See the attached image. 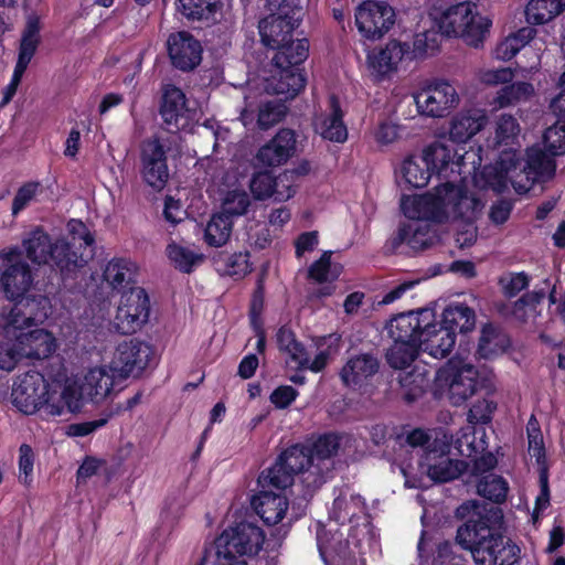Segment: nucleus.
<instances>
[{
  "mask_svg": "<svg viewBox=\"0 0 565 565\" xmlns=\"http://www.w3.org/2000/svg\"><path fill=\"white\" fill-rule=\"evenodd\" d=\"M521 126L511 114H500L493 121V137L490 146L500 149L494 164L486 166L473 174V184L479 190H492L501 193L511 184L515 192L526 193L534 182L551 179L556 169L555 161L542 152L540 147L527 150L526 163H523L514 146L519 141Z\"/></svg>",
  "mask_w": 565,
  "mask_h": 565,
  "instance_id": "obj_1",
  "label": "nucleus"
},
{
  "mask_svg": "<svg viewBox=\"0 0 565 565\" xmlns=\"http://www.w3.org/2000/svg\"><path fill=\"white\" fill-rule=\"evenodd\" d=\"M51 315L47 297L4 306L0 310V335L14 339L25 360H45L56 351L57 340L51 331L38 326Z\"/></svg>",
  "mask_w": 565,
  "mask_h": 565,
  "instance_id": "obj_2",
  "label": "nucleus"
},
{
  "mask_svg": "<svg viewBox=\"0 0 565 565\" xmlns=\"http://www.w3.org/2000/svg\"><path fill=\"white\" fill-rule=\"evenodd\" d=\"M484 202L463 186L445 183L422 195H405L401 200L404 215L411 220L444 223L452 220L473 222Z\"/></svg>",
  "mask_w": 565,
  "mask_h": 565,
  "instance_id": "obj_3",
  "label": "nucleus"
},
{
  "mask_svg": "<svg viewBox=\"0 0 565 565\" xmlns=\"http://www.w3.org/2000/svg\"><path fill=\"white\" fill-rule=\"evenodd\" d=\"M10 399L24 415H39L45 420L68 416L63 381L50 382L38 371L14 377Z\"/></svg>",
  "mask_w": 565,
  "mask_h": 565,
  "instance_id": "obj_4",
  "label": "nucleus"
},
{
  "mask_svg": "<svg viewBox=\"0 0 565 565\" xmlns=\"http://www.w3.org/2000/svg\"><path fill=\"white\" fill-rule=\"evenodd\" d=\"M264 533L255 524L243 522L225 529L206 548L201 565H247L264 543Z\"/></svg>",
  "mask_w": 565,
  "mask_h": 565,
  "instance_id": "obj_5",
  "label": "nucleus"
},
{
  "mask_svg": "<svg viewBox=\"0 0 565 565\" xmlns=\"http://www.w3.org/2000/svg\"><path fill=\"white\" fill-rule=\"evenodd\" d=\"M121 384L108 364L94 365L63 380L68 416L82 411L85 403L102 404Z\"/></svg>",
  "mask_w": 565,
  "mask_h": 565,
  "instance_id": "obj_6",
  "label": "nucleus"
},
{
  "mask_svg": "<svg viewBox=\"0 0 565 565\" xmlns=\"http://www.w3.org/2000/svg\"><path fill=\"white\" fill-rule=\"evenodd\" d=\"M76 239L73 236V242L65 238L52 241L47 233L36 227L24 236L22 247L33 264L49 265L66 276L86 264L84 256L73 248Z\"/></svg>",
  "mask_w": 565,
  "mask_h": 565,
  "instance_id": "obj_7",
  "label": "nucleus"
},
{
  "mask_svg": "<svg viewBox=\"0 0 565 565\" xmlns=\"http://www.w3.org/2000/svg\"><path fill=\"white\" fill-rule=\"evenodd\" d=\"M429 18L439 33L447 36L461 38L468 45L479 46L489 29L491 21L479 13L470 1H463L438 11L435 9Z\"/></svg>",
  "mask_w": 565,
  "mask_h": 565,
  "instance_id": "obj_8",
  "label": "nucleus"
},
{
  "mask_svg": "<svg viewBox=\"0 0 565 565\" xmlns=\"http://www.w3.org/2000/svg\"><path fill=\"white\" fill-rule=\"evenodd\" d=\"M456 539L477 565H505L511 563L508 554L514 556L515 546L482 521L469 520L458 529Z\"/></svg>",
  "mask_w": 565,
  "mask_h": 565,
  "instance_id": "obj_9",
  "label": "nucleus"
},
{
  "mask_svg": "<svg viewBox=\"0 0 565 565\" xmlns=\"http://www.w3.org/2000/svg\"><path fill=\"white\" fill-rule=\"evenodd\" d=\"M294 46H286L273 57L269 74L264 77V86L268 94L281 95L285 99L295 98L305 87L306 78L299 65L309 53L308 40L295 44V54H289Z\"/></svg>",
  "mask_w": 565,
  "mask_h": 565,
  "instance_id": "obj_10",
  "label": "nucleus"
},
{
  "mask_svg": "<svg viewBox=\"0 0 565 565\" xmlns=\"http://www.w3.org/2000/svg\"><path fill=\"white\" fill-rule=\"evenodd\" d=\"M478 379V370L470 362L455 356L436 372L435 390L451 404L460 405L477 392Z\"/></svg>",
  "mask_w": 565,
  "mask_h": 565,
  "instance_id": "obj_11",
  "label": "nucleus"
},
{
  "mask_svg": "<svg viewBox=\"0 0 565 565\" xmlns=\"http://www.w3.org/2000/svg\"><path fill=\"white\" fill-rule=\"evenodd\" d=\"M433 321V309L422 308L402 312L393 317L386 324L387 332L393 339V345L387 350L386 360L399 365L397 356L399 352L405 353V359L412 354V344L418 345L423 328L428 327Z\"/></svg>",
  "mask_w": 565,
  "mask_h": 565,
  "instance_id": "obj_12",
  "label": "nucleus"
},
{
  "mask_svg": "<svg viewBox=\"0 0 565 565\" xmlns=\"http://www.w3.org/2000/svg\"><path fill=\"white\" fill-rule=\"evenodd\" d=\"M0 259L3 263L2 291L9 300L14 301L13 305H25L26 301L40 297L25 298L33 285V275L30 266L22 260V253L18 247L1 250Z\"/></svg>",
  "mask_w": 565,
  "mask_h": 565,
  "instance_id": "obj_13",
  "label": "nucleus"
},
{
  "mask_svg": "<svg viewBox=\"0 0 565 565\" xmlns=\"http://www.w3.org/2000/svg\"><path fill=\"white\" fill-rule=\"evenodd\" d=\"M199 166L206 170L212 181L218 185L221 195V206L223 213H226L232 218L246 213L249 206V196L246 193L243 184L238 182L236 174L226 173L218 182V170L221 163L212 157H205L199 161Z\"/></svg>",
  "mask_w": 565,
  "mask_h": 565,
  "instance_id": "obj_14",
  "label": "nucleus"
},
{
  "mask_svg": "<svg viewBox=\"0 0 565 565\" xmlns=\"http://www.w3.org/2000/svg\"><path fill=\"white\" fill-rule=\"evenodd\" d=\"M451 448V437L445 431L435 434L434 441L427 447L423 466L430 479L447 482L458 478L467 465L462 460L451 459L448 454Z\"/></svg>",
  "mask_w": 565,
  "mask_h": 565,
  "instance_id": "obj_15",
  "label": "nucleus"
},
{
  "mask_svg": "<svg viewBox=\"0 0 565 565\" xmlns=\"http://www.w3.org/2000/svg\"><path fill=\"white\" fill-rule=\"evenodd\" d=\"M354 19L363 38L379 40L395 24L396 13L386 1L366 0L356 7Z\"/></svg>",
  "mask_w": 565,
  "mask_h": 565,
  "instance_id": "obj_16",
  "label": "nucleus"
},
{
  "mask_svg": "<svg viewBox=\"0 0 565 565\" xmlns=\"http://www.w3.org/2000/svg\"><path fill=\"white\" fill-rule=\"evenodd\" d=\"M423 158L430 168L431 173L436 172L448 177L449 173L461 174L468 164L472 169L481 163V157L477 152L465 151L463 148L455 149L443 142H434L423 151Z\"/></svg>",
  "mask_w": 565,
  "mask_h": 565,
  "instance_id": "obj_17",
  "label": "nucleus"
},
{
  "mask_svg": "<svg viewBox=\"0 0 565 565\" xmlns=\"http://www.w3.org/2000/svg\"><path fill=\"white\" fill-rule=\"evenodd\" d=\"M149 298L142 288H130L121 298L114 319V326L122 334L135 333L148 321Z\"/></svg>",
  "mask_w": 565,
  "mask_h": 565,
  "instance_id": "obj_18",
  "label": "nucleus"
},
{
  "mask_svg": "<svg viewBox=\"0 0 565 565\" xmlns=\"http://www.w3.org/2000/svg\"><path fill=\"white\" fill-rule=\"evenodd\" d=\"M302 18V9L295 7L289 10V4L282 3L277 14L264 18L258 25L262 42L271 49L277 47L291 36Z\"/></svg>",
  "mask_w": 565,
  "mask_h": 565,
  "instance_id": "obj_19",
  "label": "nucleus"
},
{
  "mask_svg": "<svg viewBox=\"0 0 565 565\" xmlns=\"http://www.w3.org/2000/svg\"><path fill=\"white\" fill-rule=\"evenodd\" d=\"M151 348L137 339L119 343L108 366L122 383L134 373H140L149 362Z\"/></svg>",
  "mask_w": 565,
  "mask_h": 565,
  "instance_id": "obj_20",
  "label": "nucleus"
},
{
  "mask_svg": "<svg viewBox=\"0 0 565 565\" xmlns=\"http://www.w3.org/2000/svg\"><path fill=\"white\" fill-rule=\"evenodd\" d=\"M458 103L459 95L456 88L447 82L430 85L415 95V104L419 114L431 118L444 117Z\"/></svg>",
  "mask_w": 565,
  "mask_h": 565,
  "instance_id": "obj_21",
  "label": "nucleus"
},
{
  "mask_svg": "<svg viewBox=\"0 0 565 565\" xmlns=\"http://www.w3.org/2000/svg\"><path fill=\"white\" fill-rule=\"evenodd\" d=\"M406 61H412L411 47L397 40H391L383 47L370 51L366 56L367 68L376 79L396 72Z\"/></svg>",
  "mask_w": 565,
  "mask_h": 565,
  "instance_id": "obj_22",
  "label": "nucleus"
},
{
  "mask_svg": "<svg viewBox=\"0 0 565 565\" xmlns=\"http://www.w3.org/2000/svg\"><path fill=\"white\" fill-rule=\"evenodd\" d=\"M294 173L282 172L277 177L268 172H258L253 175L249 189L255 200L273 199L275 202H285L294 196Z\"/></svg>",
  "mask_w": 565,
  "mask_h": 565,
  "instance_id": "obj_23",
  "label": "nucleus"
},
{
  "mask_svg": "<svg viewBox=\"0 0 565 565\" xmlns=\"http://www.w3.org/2000/svg\"><path fill=\"white\" fill-rule=\"evenodd\" d=\"M296 151V134L288 128L280 129L274 138L259 148L256 159L264 167L285 164Z\"/></svg>",
  "mask_w": 565,
  "mask_h": 565,
  "instance_id": "obj_24",
  "label": "nucleus"
},
{
  "mask_svg": "<svg viewBox=\"0 0 565 565\" xmlns=\"http://www.w3.org/2000/svg\"><path fill=\"white\" fill-rule=\"evenodd\" d=\"M168 52L172 64L182 71L193 70L202 58L200 42L188 32L171 34L168 39Z\"/></svg>",
  "mask_w": 565,
  "mask_h": 565,
  "instance_id": "obj_25",
  "label": "nucleus"
},
{
  "mask_svg": "<svg viewBox=\"0 0 565 565\" xmlns=\"http://www.w3.org/2000/svg\"><path fill=\"white\" fill-rule=\"evenodd\" d=\"M488 124L484 109L478 107L465 108L451 117L449 122V138L457 143H466L480 132Z\"/></svg>",
  "mask_w": 565,
  "mask_h": 565,
  "instance_id": "obj_26",
  "label": "nucleus"
},
{
  "mask_svg": "<svg viewBox=\"0 0 565 565\" xmlns=\"http://www.w3.org/2000/svg\"><path fill=\"white\" fill-rule=\"evenodd\" d=\"M456 335L452 330H448L437 320L436 312L433 309V321L428 327L423 328L419 338L418 348L434 358H445L454 349Z\"/></svg>",
  "mask_w": 565,
  "mask_h": 565,
  "instance_id": "obj_27",
  "label": "nucleus"
},
{
  "mask_svg": "<svg viewBox=\"0 0 565 565\" xmlns=\"http://www.w3.org/2000/svg\"><path fill=\"white\" fill-rule=\"evenodd\" d=\"M253 508L267 525L280 523L287 515L289 502L281 494L273 491H260L252 501Z\"/></svg>",
  "mask_w": 565,
  "mask_h": 565,
  "instance_id": "obj_28",
  "label": "nucleus"
},
{
  "mask_svg": "<svg viewBox=\"0 0 565 565\" xmlns=\"http://www.w3.org/2000/svg\"><path fill=\"white\" fill-rule=\"evenodd\" d=\"M330 109L317 116L315 120V130L323 139L333 142H344L348 139V129L342 120V111L335 97L329 100Z\"/></svg>",
  "mask_w": 565,
  "mask_h": 565,
  "instance_id": "obj_29",
  "label": "nucleus"
},
{
  "mask_svg": "<svg viewBox=\"0 0 565 565\" xmlns=\"http://www.w3.org/2000/svg\"><path fill=\"white\" fill-rule=\"evenodd\" d=\"M340 447V438L334 434H327L320 436L312 445L308 448L309 456L311 458V471L315 476L319 477L321 483L324 481V473L328 472L332 467V457L337 454Z\"/></svg>",
  "mask_w": 565,
  "mask_h": 565,
  "instance_id": "obj_30",
  "label": "nucleus"
},
{
  "mask_svg": "<svg viewBox=\"0 0 565 565\" xmlns=\"http://www.w3.org/2000/svg\"><path fill=\"white\" fill-rule=\"evenodd\" d=\"M433 173L423 156L408 157L396 172L399 186L405 189H419L428 184Z\"/></svg>",
  "mask_w": 565,
  "mask_h": 565,
  "instance_id": "obj_31",
  "label": "nucleus"
},
{
  "mask_svg": "<svg viewBox=\"0 0 565 565\" xmlns=\"http://www.w3.org/2000/svg\"><path fill=\"white\" fill-rule=\"evenodd\" d=\"M163 120L175 128H184L189 119V109L185 106V96L175 86H167L161 106Z\"/></svg>",
  "mask_w": 565,
  "mask_h": 565,
  "instance_id": "obj_32",
  "label": "nucleus"
},
{
  "mask_svg": "<svg viewBox=\"0 0 565 565\" xmlns=\"http://www.w3.org/2000/svg\"><path fill=\"white\" fill-rule=\"evenodd\" d=\"M379 363L375 358L362 354L351 358L340 372L342 382L349 387L361 386L369 377L377 372Z\"/></svg>",
  "mask_w": 565,
  "mask_h": 565,
  "instance_id": "obj_33",
  "label": "nucleus"
},
{
  "mask_svg": "<svg viewBox=\"0 0 565 565\" xmlns=\"http://www.w3.org/2000/svg\"><path fill=\"white\" fill-rule=\"evenodd\" d=\"M282 466L291 472L292 476L297 473L303 472L307 475L305 480L308 483H312L313 486L321 484L319 477L315 476L311 471H316V469H311V458L309 456L308 448L302 446H292L286 449L277 459Z\"/></svg>",
  "mask_w": 565,
  "mask_h": 565,
  "instance_id": "obj_34",
  "label": "nucleus"
},
{
  "mask_svg": "<svg viewBox=\"0 0 565 565\" xmlns=\"http://www.w3.org/2000/svg\"><path fill=\"white\" fill-rule=\"evenodd\" d=\"M534 93V86L529 82L509 83L497 90L490 104L493 109L513 107L527 102Z\"/></svg>",
  "mask_w": 565,
  "mask_h": 565,
  "instance_id": "obj_35",
  "label": "nucleus"
},
{
  "mask_svg": "<svg viewBox=\"0 0 565 565\" xmlns=\"http://www.w3.org/2000/svg\"><path fill=\"white\" fill-rule=\"evenodd\" d=\"M440 322L457 337V332L466 333L475 329L476 315L467 305L454 302L444 309Z\"/></svg>",
  "mask_w": 565,
  "mask_h": 565,
  "instance_id": "obj_36",
  "label": "nucleus"
},
{
  "mask_svg": "<svg viewBox=\"0 0 565 565\" xmlns=\"http://www.w3.org/2000/svg\"><path fill=\"white\" fill-rule=\"evenodd\" d=\"M362 515H364V502L360 495L347 490L334 499L330 516L335 522L344 524Z\"/></svg>",
  "mask_w": 565,
  "mask_h": 565,
  "instance_id": "obj_37",
  "label": "nucleus"
},
{
  "mask_svg": "<svg viewBox=\"0 0 565 565\" xmlns=\"http://www.w3.org/2000/svg\"><path fill=\"white\" fill-rule=\"evenodd\" d=\"M138 266L126 258L111 259L105 267L104 279L114 289H124L135 282Z\"/></svg>",
  "mask_w": 565,
  "mask_h": 565,
  "instance_id": "obj_38",
  "label": "nucleus"
},
{
  "mask_svg": "<svg viewBox=\"0 0 565 565\" xmlns=\"http://www.w3.org/2000/svg\"><path fill=\"white\" fill-rule=\"evenodd\" d=\"M565 10V0H530L525 7L527 23L541 25L548 23Z\"/></svg>",
  "mask_w": 565,
  "mask_h": 565,
  "instance_id": "obj_39",
  "label": "nucleus"
},
{
  "mask_svg": "<svg viewBox=\"0 0 565 565\" xmlns=\"http://www.w3.org/2000/svg\"><path fill=\"white\" fill-rule=\"evenodd\" d=\"M40 20L36 15H29L21 39L19 57L15 67L25 71L31 62L40 42Z\"/></svg>",
  "mask_w": 565,
  "mask_h": 565,
  "instance_id": "obj_40",
  "label": "nucleus"
},
{
  "mask_svg": "<svg viewBox=\"0 0 565 565\" xmlns=\"http://www.w3.org/2000/svg\"><path fill=\"white\" fill-rule=\"evenodd\" d=\"M233 224V218L226 213L213 214L204 230V242L212 247L225 245L231 237Z\"/></svg>",
  "mask_w": 565,
  "mask_h": 565,
  "instance_id": "obj_41",
  "label": "nucleus"
},
{
  "mask_svg": "<svg viewBox=\"0 0 565 565\" xmlns=\"http://www.w3.org/2000/svg\"><path fill=\"white\" fill-rule=\"evenodd\" d=\"M534 38V30L523 28L500 41L492 51L493 58L498 61H510L516 53L525 47Z\"/></svg>",
  "mask_w": 565,
  "mask_h": 565,
  "instance_id": "obj_42",
  "label": "nucleus"
},
{
  "mask_svg": "<svg viewBox=\"0 0 565 565\" xmlns=\"http://www.w3.org/2000/svg\"><path fill=\"white\" fill-rule=\"evenodd\" d=\"M331 532L332 530L327 531L324 527L317 532L318 548L326 565L335 564L337 557H340L348 546V543L342 542L343 533Z\"/></svg>",
  "mask_w": 565,
  "mask_h": 565,
  "instance_id": "obj_43",
  "label": "nucleus"
},
{
  "mask_svg": "<svg viewBox=\"0 0 565 565\" xmlns=\"http://www.w3.org/2000/svg\"><path fill=\"white\" fill-rule=\"evenodd\" d=\"M476 427L471 424L462 427L456 436V439L451 437V447H454L457 452L467 458H475L479 454L486 450V441L483 440V435L477 440L476 437Z\"/></svg>",
  "mask_w": 565,
  "mask_h": 565,
  "instance_id": "obj_44",
  "label": "nucleus"
},
{
  "mask_svg": "<svg viewBox=\"0 0 565 565\" xmlns=\"http://www.w3.org/2000/svg\"><path fill=\"white\" fill-rule=\"evenodd\" d=\"M429 370L426 364L417 362L413 370L399 375V383L406 390L407 399H415L429 385Z\"/></svg>",
  "mask_w": 565,
  "mask_h": 565,
  "instance_id": "obj_45",
  "label": "nucleus"
},
{
  "mask_svg": "<svg viewBox=\"0 0 565 565\" xmlns=\"http://www.w3.org/2000/svg\"><path fill=\"white\" fill-rule=\"evenodd\" d=\"M431 238L428 235V232L423 231L420 226L415 223L402 225L394 237V244L396 246L406 244L412 249L426 248L429 246Z\"/></svg>",
  "mask_w": 565,
  "mask_h": 565,
  "instance_id": "obj_46",
  "label": "nucleus"
},
{
  "mask_svg": "<svg viewBox=\"0 0 565 565\" xmlns=\"http://www.w3.org/2000/svg\"><path fill=\"white\" fill-rule=\"evenodd\" d=\"M167 255L171 263L181 271L190 273L193 267L203 260V255L189 248L171 243L167 247Z\"/></svg>",
  "mask_w": 565,
  "mask_h": 565,
  "instance_id": "obj_47",
  "label": "nucleus"
},
{
  "mask_svg": "<svg viewBox=\"0 0 565 565\" xmlns=\"http://www.w3.org/2000/svg\"><path fill=\"white\" fill-rule=\"evenodd\" d=\"M544 147L550 154L544 156L554 161V156L565 153V120L558 119L554 126L548 127L543 136Z\"/></svg>",
  "mask_w": 565,
  "mask_h": 565,
  "instance_id": "obj_48",
  "label": "nucleus"
},
{
  "mask_svg": "<svg viewBox=\"0 0 565 565\" xmlns=\"http://www.w3.org/2000/svg\"><path fill=\"white\" fill-rule=\"evenodd\" d=\"M287 107L281 102L260 100L258 105L257 125L260 129H268L282 120Z\"/></svg>",
  "mask_w": 565,
  "mask_h": 565,
  "instance_id": "obj_49",
  "label": "nucleus"
},
{
  "mask_svg": "<svg viewBox=\"0 0 565 565\" xmlns=\"http://www.w3.org/2000/svg\"><path fill=\"white\" fill-rule=\"evenodd\" d=\"M340 264L331 262V253L324 252L323 255L315 262L310 269L309 276L318 282L335 280L341 274Z\"/></svg>",
  "mask_w": 565,
  "mask_h": 565,
  "instance_id": "obj_50",
  "label": "nucleus"
},
{
  "mask_svg": "<svg viewBox=\"0 0 565 565\" xmlns=\"http://www.w3.org/2000/svg\"><path fill=\"white\" fill-rule=\"evenodd\" d=\"M475 76L479 84L494 87L511 83L514 71L511 67H480L476 71Z\"/></svg>",
  "mask_w": 565,
  "mask_h": 565,
  "instance_id": "obj_51",
  "label": "nucleus"
},
{
  "mask_svg": "<svg viewBox=\"0 0 565 565\" xmlns=\"http://www.w3.org/2000/svg\"><path fill=\"white\" fill-rule=\"evenodd\" d=\"M478 493L491 501L502 502L508 494V483L500 476L488 475L478 483Z\"/></svg>",
  "mask_w": 565,
  "mask_h": 565,
  "instance_id": "obj_52",
  "label": "nucleus"
},
{
  "mask_svg": "<svg viewBox=\"0 0 565 565\" xmlns=\"http://www.w3.org/2000/svg\"><path fill=\"white\" fill-rule=\"evenodd\" d=\"M338 351L339 338L332 334L324 337L319 344V352L313 360L308 358V364L305 365V369H309L312 372H320L327 365L330 356L334 355Z\"/></svg>",
  "mask_w": 565,
  "mask_h": 565,
  "instance_id": "obj_53",
  "label": "nucleus"
},
{
  "mask_svg": "<svg viewBox=\"0 0 565 565\" xmlns=\"http://www.w3.org/2000/svg\"><path fill=\"white\" fill-rule=\"evenodd\" d=\"M24 360L14 339L0 340V371L11 373Z\"/></svg>",
  "mask_w": 565,
  "mask_h": 565,
  "instance_id": "obj_54",
  "label": "nucleus"
},
{
  "mask_svg": "<svg viewBox=\"0 0 565 565\" xmlns=\"http://www.w3.org/2000/svg\"><path fill=\"white\" fill-rule=\"evenodd\" d=\"M214 6L215 0H177L178 10L189 19L207 18Z\"/></svg>",
  "mask_w": 565,
  "mask_h": 565,
  "instance_id": "obj_55",
  "label": "nucleus"
},
{
  "mask_svg": "<svg viewBox=\"0 0 565 565\" xmlns=\"http://www.w3.org/2000/svg\"><path fill=\"white\" fill-rule=\"evenodd\" d=\"M263 486H271L276 489H286L294 482V476L288 471L282 463L276 461L275 465L260 477Z\"/></svg>",
  "mask_w": 565,
  "mask_h": 565,
  "instance_id": "obj_56",
  "label": "nucleus"
},
{
  "mask_svg": "<svg viewBox=\"0 0 565 565\" xmlns=\"http://www.w3.org/2000/svg\"><path fill=\"white\" fill-rule=\"evenodd\" d=\"M42 185L40 182H29L22 185L12 203V214L17 215L24 210L31 202H33L39 194L42 193Z\"/></svg>",
  "mask_w": 565,
  "mask_h": 565,
  "instance_id": "obj_57",
  "label": "nucleus"
},
{
  "mask_svg": "<svg viewBox=\"0 0 565 565\" xmlns=\"http://www.w3.org/2000/svg\"><path fill=\"white\" fill-rule=\"evenodd\" d=\"M530 278L525 273H508L500 277L499 285L507 297H514L527 288Z\"/></svg>",
  "mask_w": 565,
  "mask_h": 565,
  "instance_id": "obj_58",
  "label": "nucleus"
},
{
  "mask_svg": "<svg viewBox=\"0 0 565 565\" xmlns=\"http://www.w3.org/2000/svg\"><path fill=\"white\" fill-rule=\"evenodd\" d=\"M439 34L434 30H423L416 33L414 47L411 50L412 60L418 55L433 52L438 47Z\"/></svg>",
  "mask_w": 565,
  "mask_h": 565,
  "instance_id": "obj_59",
  "label": "nucleus"
},
{
  "mask_svg": "<svg viewBox=\"0 0 565 565\" xmlns=\"http://www.w3.org/2000/svg\"><path fill=\"white\" fill-rule=\"evenodd\" d=\"M439 34L434 30H423L416 33L414 47L411 50L412 60L418 55L433 52L438 47Z\"/></svg>",
  "mask_w": 565,
  "mask_h": 565,
  "instance_id": "obj_60",
  "label": "nucleus"
},
{
  "mask_svg": "<svg viewBox=\"0 0 565 565\" xmlns=\"http://www.w3.org/2000/svg\"><path fill=\"white\" fill-rule=\"evenodd\" d=\"M34 452L31 446L22 444L19 448V480L25 486L31 484L33 478Z\"/></svg>",
  "mask_w": 565,
  "mask_h": 565,
  "instance_id": "obj_61",
  "label": "nucleus"
},
{
  "mask_svg": "<svg viewBox=\"0 0 565 565\" xmlns=\"http://www.w3.org/2000/svg\"><path fill=\"white\" fill-rule=\"evenodd\" d=\"M142 177L150 186L156 190H161L169 179L168 166L167 163L156 166L142 164Z\"/></svg>",
  "mask_w": 565,
  "mask_h": 565,
  "instance_id": "obj_62",
  "label": "nucleus"
},
{
  "mask_svg": "<svg viewBox=\"0 0 565 565\" xmlns=\"http://www.w3.org/2000/svg\"><path fill=\"white\" fill-rule=\"evenodd\" d=\"M401 126L391 120L381 121L373 131V137L379 146H388L398 140Z\"/></svg>",
  "mask_w": 565,
  "mask_h": 565,
  "instance_id": "obj_63",
  "label": "nucleus"
},
{
  "mask_svg": "<svg viewBox=\"0 0 565 565\" xmlns=\"http://www.w3.org/2000/svg\"><path fill=\"white\" fill-rule=\"evenodd\" d=\"M142 164L167 163L166 152L162 145L157 139L148 140L142 146Z\"/></svg>",
  "mask_w": 565,
  "mask_h": 565,
  "instance_id": "obj_64",
  "label": "nucleus"
}]
</instances>
